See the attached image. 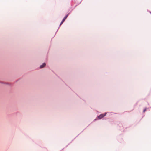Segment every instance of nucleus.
Here are the masks:
<instances>
[{"instance_id": "20e7f679", "label": "nucleus", "mask_w": 151, "mask_h": 151, "mask_svg": "<svg viewBox=\"0 0 151 151\" xmlns=\"http://www.w3.org/2000/svg\"><path fill=\"white\" fill-rule=\"evenodd\" d=\"M146 111V109H145L143 110V112H145Z\"/></svg>"}, {"instance_id": "7ed1b4c3", "label": "nucleus", "mask_w": 151, "mask_h": 151, "mask_svg": "<svg viewBox=\"0 0 151 151\" xmlns=\"http://www.w3.org/2000/svg\"><path fill=\"white\" fill-rule=\"evenodd\" d=\"M46 65V64L45 63H44L42 65H41L40 66V68H42L44 67Z\"/></svg>"}, {"instance_id": "f257e3e1", "label": "nucleus", "mask_w": 151, "mask_h": 151, "mask_svg": "<svg viewBox=\"0 0 151 151\" xmlns=\"http://www.w3.org/2000/svg\"><path fill=\"white\" fill-rule=\"evenodd\" d=\"M68 14H68L66 16H65V17H64V18L63 19L62 21V22L60 24V25H61L63 23V22H64V21L66 19L67 17Z\"/></svg>"}, {"instance_id": "f03ea898", "label": "nucleus", "mask_w": 151, "mask_h": 151, "mask_svg": "<svg viewBox=\"0 0 151 151\" xmlns=\"http://www.w3.org/2000/svg\"><path fill=\"white\" fill-rule=\"evenodd\" d=\"M106 114V113L104 114H101L98 116V118L99 119H101Z\"/></svg>"}]
</instances>
